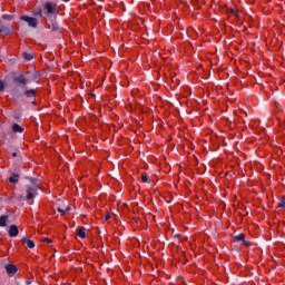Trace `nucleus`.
Wrapping results in <instances>:
<instances>
[{
  "instance_id": "obj_9",
  "label": "nucleus",
  "mask_w": 285,
  "mask_h": 285,
  "mask_svg": "<svg viewBox=\"0 0 285 285\" xmlns=\"http://www.w3.org/2000/svg\"><path fill=\"white\" fill-rule=\"evenodd\" d=\"M22 242H23V244H26V246L28 248H35V240H32L30 238H23Z\"/></svg>"
},
{
  "instance_id": "obj_27",
  "label": "nucleus",
  "mask_w": 285,
  "mask_h": 285,
  "mask_svg": "<svg viewBox=\"0 0 285 285\" xmlns=\"http://www.w3.org/2000/svg\"><path fill=\"white\" fill-rule=\"evenodd\" d=\"M62 1H66V2H68V1H70V0H62Z\"/></svg>"
},
{
  "instance_id": "obj_5",
  "label": "nucleus",
  "mask_w": 285,
  "mask_h": 285,
  "mask_svg": "<svg viewBox=\"0 0 285 285\" xmlns=\"http://www.w3.org/2000/svg\"><path fill=\"white\" fill-rule=\"evenodd\" d=\"M19 235V227L17 225H11L9 227V237H17Z\"/></svg>"
},
{
  "instance_id": "obj_26",
  "label": "nucleus",
  "mask_w": 285,
  "mask_h": 285,
  "mask_svg": "<svg viewBox=\"0 0 285 285\" xmlns=\"http://www.w3.org/2000/svg\"><path fill=\"white\" fill-rule=\"evenodd\" d=\"M12 157H17V153H12Z\"/></svg>"
},
{
  "instance_id": "obj_8",
  "label": "nucleus",
  "mask_w": 285,
  "mask_h": 285,
  "mask_svg": "<svg viewBox=\"0 0 285 285\" xmlns=\"http://www.w3.org/2000/svg\"><path fill=\"white\" fill-rule=\"evenodd\" d=\"M8 226V215L0 216V228H6Z\"/></svg>"
},
{
  "instance_id": "obj_22",
  "label": "nucleus",
  "mask_w": 285,
  "mask_h": 285,
  "mask_svg": "<svg viewBox=\"0 0 285 285\" xmlns=\"http://www.w3.org/2000/svg\"><path fill=\"white\" fill-rule=\"evenodd\" d=\"M2 19H10V16L9 14H3Z\"/></svg>"
},
{
  "instance_id": "obj_24",
  "label": "nucleus",
  "mask_w": 285,
  "mask_h": 285,
  "mask_svg": "<svg viewBox=\"0 0 285 285\" xmlns=\"http://www.w3.org/2000/svg\"><path fill=\"white\" fill-rule=\"evenodd\" d=\"M45 242H48V244H50L52 240H50L49 238H45Z\"/></svg>"
},
{
  "instance_id": "obj_17",
  "label": "nucleus",
  "mask_w": 285,
  "mask_h": 285,
  "mask_svg": "<svg viewBox=\"0 0 285 285\" xmlns=\"http://www.w3.org/2000/svg\"><path fill=\"white\" fill-rule=\"evenodd\" d=\"M278 208H285V196H283L278 202Z\"/></svg>"
},
{
  "instance_id": "obj_11",
  "label": "nucleus",
  "mask_w": 285,
  "mask_h": 285,
  "mask_svg": "<svg viewBox=\"0 0 285 285\" xmlns=\"http://www.w3.org/2000/svg\"><path fill=\"white\" fill-rule=\"evenodd\" d=\"M10 184H18L19 183V174H13L11 177H9Z\"/></svg>"
},
{
  "instance_id": "obj_20",
  "label": "nucleus",
  "mask_w": 285,
  "mask_h": 285,
  "mask_svg": "<svg viewBox=\"0 0 285 285\" xmlns=\"http://www.w3.org/2000/svg\"><path fill=\"white\" fill-rule=\"evenodd\" d=\"M3 88H6V86L3 85V81L0 80V92H3Z\"/></svg>"
},
{
  "instance_id": "obj_19",
  "label": "nucleus",
  "mask_w": 285,
  "mask_h": 285,
  "mask_svg": "<svg viewBox=\"0 0 285 285\" xmlns=\"http://www.w3.org/2000/svg\"><path fill=\"white\" fill-rule=\"evenodd\" d=\"M141 180H142L144 184H147V181H148V176L142 175Z\"/></svg>"
},
{
  "instance_id": "obj_28",
  "label": "nucleus",
  "mask_w": 285,
  "mask_h": 285,
  "mask_svg": "<svg viewBox=\"0 0 285 285\" xmlns=\"http://www.w3.org/2000/svg\"><path fill=\"white\" fill-rule=\"evenodd\" d=\"M53 30H57V27H53Z\"/></svg>"
},
{
  "instance_id": "obj_23",
  "label": "nucleus",
  "mask_w": 285,
  "mask_h": 285,
  "mask_svg": "<svg viewBox=\"0 0 285 285\" xmlns=\"http://www.w3.org/2000/svg\"><path fill=\"white\" fill-rule=\"evenodd\" d=\"M243 244H244L245 246H248V242L246 240V238H244Z\"/></svg>"
},
{
  "instance_id": "obj_7",
  "label": "nucleus",
  "mask_w": 285,
  "mask_h": 285,
  "mask_svg": "<svg viewBox=\"0 0 285 285\" xmlns=\"http://www.w3.org/2000/svg\"><path fill=\"white\" fill-rule=\"evenodd\" d=\"M6 271L8 275H16L18 268L16 267V265L9 264L6 266Z\"/></svg>"
},
{
  "instance_id": "obj_3",
  "label": "nucleus",
  "mask_w": 285,
  "mask_h": 285,
  "mask_svg": "<svg viewBox=\"0 0 285 285\" xmlns=\"http://www.w3.org/2000/svg\"><path fill=\"white\" fill-rule=\"evenodd\" d=\"M14 83H22V86H26L28 83V79L23 73H20L19 76L13 77Z\"/></svg>"
},
{
  "instance_id": "obj_15",
  "label": "nucleus",
  "mask_w": 285,
  "mask_h": 285,
  "mask_svg": "<svg viewBox=\"0 0 285 285\" xmlns=\"http://www.w3.org/2000/svg\"><path fill=\"white\" fill-rule=\"evenodd\" d=\"M246 239V236L244 234H238L235 236L236 242H244Z\"/></svg>"
},
{
  "instance_id": "obj_25",
  "label": "nucleus",
  "mask_w": 285,
  "mask_h": 285,
  "mask_svg": "<svg viewBox=\"0 0 285 285\" xmlns=\"http://www.w3.org/2000/svg\"><path fill=\"white\" fill-rule=\"evenodd\" d=\"M4 26H3V23L1 22V20H0V28H3Z\"/></svg>"
},
{
  "instance_id": "obj_21",
  "label": "nucleus",
  "mask_w": 285,
  "mask_h": 285,
  "mask_svg": "<svg viewBox=\"0 0 285 285\" xmlns=\"http://www.w3.org/2000/svg\"><path fill=\"white\" fill-rule=\"evenodd\" d=\"M108 219H110V214H107V215L105 216V222H108Z\"/></svg>"
},
{
  "instance_id": "obj_12",
  "label": "nucleus",
  "mask_w": 285,
  "mask_h": 285,
  "mask_svg": "<svg viewBox=\"0 0 285 285\" xmlns=\"http://www.w3.org/2000/svg\"><path fill=\"white\" fill-rule=\"evenodd\" d=\"M10 32H12V28L10 27H3V28H0V33L1 35H10Z\"/></svg>"
},
{
  "instance_id": "obj_14",
  "label": "nucleus",
  "mask_w": 285,
  "mask_h": 285,
  "mask_svg": "<svg viewBox=\"0 0 285 285\" xmlns=\"http://www.w3.org/2000/svg\"><path fill=\"white\" fill-rule=\"evenodd\" d=\"M22 57L23 59H26V61H32V58H33L32 53H28V52H24Z\"/></svg>"
},
{
  "instance_id": "obj_2",
  "label": "nucleus",
  "mask_w": 285,
  "mask_h": 285,
  "mask_svg": "<svg viewBox=\"0 0 285 285\" xmlns=\"http://www.w3.org/2000/svg\"><path fill=\"white\" fill-rule=\"evenodd\" d=\"M20 19H21V21H26V23H28V26L30 28H37V26L39 23L37 18H32L29 16H21Z\"/></svg>"
},
{
  "instance_id": "obj_18",
  "label": "nucleus",
  "mask_w": 285,
  "mask_h": 285,
  "mask_svg": "<svg viewBox=\"0 0 285 285\" xmlns=\"http://www.w3.org/2000/svg\"><path fill=\"white\" fill-rule=\"evenodd\" d=\"M68 210H70V206L66 207V209L58 208V213H60L61 215H66Z\"/></svg>"
},
{
  "instance_id": "obj_6",
  "label": "nucleus",
  "mask_w": 285,
  "mask_h": 285,
  "mask_svg": "<svg viewBox=\"0 0 285 285\" xmlns=\"http://www.w3.org/2000/svg\"><path fill=\"white\" fill-rule=\"evenodd\" d=\"M24 97L28 99H35L37 97V89H29L23 92Z\"/></svg>"
},
{
  "instance_id": "obj_4",
  "label": "nucleus",
  "mask_w": 285,
  "mask_h": 285,
  "mask_svg": "<svg viewBox=\"0 0 285 285\" xmlns=\"http://www.w3.org/2000/svg\"><path fill=\"white\" fill-rule=\"evenodd\" d=\"M45 8L48 14H56L57 12V6L50 2H46Z\"/></svg>"
},
{
  "instance_id": "obj_10",
  "label": "nucleus",
  "mask_w": 285,
  "mask_h": 285,
  "mask_svg": "<svg viewBox=\"0 0 285 285\" xmlns=\"http://www.w3.org/2000/svg\"><path fill=\"white\" fill-rule=\"evenodd\" d=\"M77 235L80 237V239H86V228L85 227L78 228Z\"/></svg>"
},
{
  "instance_id": "obj_16",
  "label": "nucleus",
  "mask_w": 285,
  "mask_h": 285,
  "mask_svg": "<svg viewBox=\"0 0 285 285\" xmlns=\"http://www.w3.org/2000/svg\"><path fill=\"white\" fill-rule=\"evenodd\" d=\"M229 14H233V17H239V10L237 9H229Z\"/></svg>"
},
{
  "instance_id": "obj_13",
  "label": "nucleus",
  "mask_w": 285,
  "mask_h": 285,
  "mask_svg": "<svg viewBox=\"0 0 285 285\" xmlns=\"http://www.w3.org/2000/svg\"><path fill=\"white\" fill-rule=\"evenodd\" d=\"M12 131L13 132H23V127H21L19 124H14L12 126Z\"/></svg>"
},
{
  "instance_id": "obj_1",
  "label": "nucleus",
  "mask_w": 285,
  "mask_h": 285,
  "mask_svg": "<svg viewBox=\"0 0 285 285\" xmlns=\"http://www.w3.org/2000/svg\"><path fill=\"white\" fill-rule=\"evenodd\" d=\"M38 193H39V185H31V186L27 187V189H26L27 202H32V199H35V197H37Z\"/></svg>"
}]
</instances>
